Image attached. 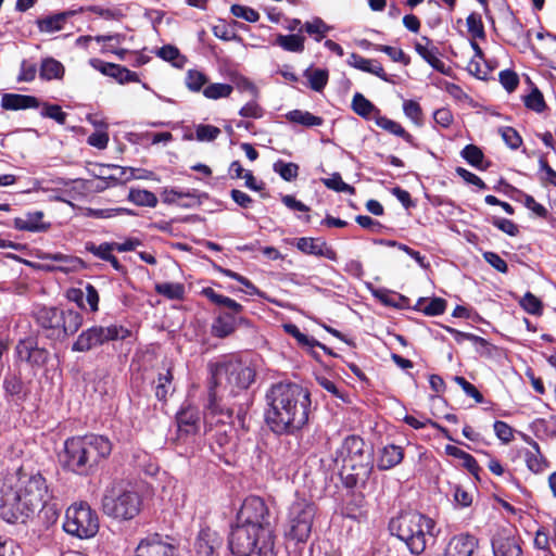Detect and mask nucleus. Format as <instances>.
<instances>
[{
    "instance_id": "obj_1",
    "label": "nucleus",
    "mask_w": 556,
    "mask_h": 556,
    "mask_svg": "<svg viewBox=\"0 0 556 556\" xmlns=\"http://www.w3.org/2000/svg\"><path fill=\"white\" fill-rule=\"evenodd\" d=\"M210 368L211 380L205 418L212 425L213 419L218 417L216 424L226 425L231 422L232 408L224 402L241 395L247 396L245 391L254 382L256 374L251 365L240 358H230Z\"/></svg>"
},
{
    "instance_id": "obj_2",
    "label": "nucleus",
    "mask_w": 556,
    "mask_h": 556,
    "mask_svg": "<svg viewBox=\"0 0 556 556\" xmlns=\"http://www.w3.org/2000/svg\"><path fill=\"white\" fill-rule=\"evenodd\" d=\"M266 422L277 434H294L307 425L311 393L293 382H279L267 391Z\"/></svg>"
},
{
    "instance_id": "obj_3",
    "label": "nucleus",
    "mask_w": 556,
    "mask_h": 556,
    "mask_svg": "<svg viewBox=\"0 0 556 556\" xmlns=\"http://www.w3.org/2000/svg\"><path fill=\"white\" fill-rule=\"evenodd\" d=\"M109 438L89 433L68 438L64 443V464L73 472L89 476L112 453Z\"/></svg>"
},
{
    "instance_id": "obj_4",
    "label": "nucleus",
    "mask_w": 556,
    "mask_h": 556,
    "mask_svg": "<svg viewBox=\"0 0 556 556\" xmlns=\"http://www.w3.org/2000/svg\"><path fill=\"white\" fill-rule=\"evenodd\" d=\"M389 528L414 555L422 554L440 532L432 518L415 510L400 513L391 519Z\"/></svg>"
},
{
    "instance_id": "obj_5",
    "label": "nucleus",
    "mask_w": 556,
    "mask_h": 556,
    "mask_svg": "<svg viewBox=\"0 0 556 556\" xmlns=\"http://www.w3.org/2000/svg\"><path fill=\"white\" fill-rule=\"evenodd\" d=\"M43 502L42 489H0V518L24 523Z\"/></svg>"
},
{
    "instance_id": "obj_6",
    "label": "nucleus",
    "mask_w": 556,
    "mask_h": 556,
    "mask_svg": "<svg viewBox=\"0 0 556 556\" xmlns=\"http://www.w3.org/2000/svg\"><path fill=\"white\" fill-rule=\"evenodd\" d=\"M366 444L362 438L357 435L346 437L334 454V462L342 466L341 476L346 480L345 486H356L364 484L359 480V476L368 473V465L370 463V454L366 451Z\"/></svg>"
},
{
    "instance_id": "obj_7",
    "label": "nucleus",
    "mask_w": 556,
    "mask_h": 556,
    "mask_svg": "<svg viewBox=\"0 0 556 556\" xmlns=\"http://www.w3.org/2000/svg\"><path fill=\"white\" fill-rule=\"evenodd\" d=\"M35 318L42 334L53 341H64L75 334L84 323L77 311L47 306L38 307Z\"/></svg>"
},
{
    "instance_id": "obj_8",
    "label": "nucleus",
    "mask_w": 556,
    "mask_h": 556,
    "mask_svg": "<svg viewBox=\"0 0 556 556\" xmlns=\"http://www.w3.org/2000/svg\"><path fill=\"white\" fill-rule=\"evenodd\" d=\"M274 544L273 527L258 531L255 526L236 522L229 535V548L235 556L266 555L273 551Z\"/></svg>"
},
{
    "instance_id": "obj_9",
    "label": "nucleus",
    "mask_w": 556,
    "mask_h": 556,
    "mask_svg": "<svg viewBox=\"0 0 556 556\" xmlns=\"http://www.w3.org/2000/svg\"><path fill=\"white\" fill-rule=\"evenodd\" d=\"M141 504V495L135 489H108L102 497L103 513L119 520L136 517Z\"/></svg>"
},
{
    "instance_id": "obj_10",
    "label": "nucleus",
    "mask_w": 556,
    "mask_h": 556,
    "mask_svg": "<svg viewBox=\"0 0 556 556\" xmlns=\"http://www.w3.org/2000/svg\"><path fill=\"white\" fill-rule=\"evenodd\" d=\"M63 529L78 539L93 538L99 531V518L86 503L71 505L65 514Z\"/></svg>"
},
{
    "instance_id": "obj_11",
    "label": "nucleus",
    "mask_w": 556,
    "mask_h": 556,
    "mask_svg": "<svg viewBox=\"0 0 556 556\" xmlns=\"http://www.w3.org/2000/svg\"><path fill=\"white\" fill-rule=\"evenodd\" d=\"M130 336V331L118 325L92 326L81 331L72 345L74 352H88L106 342L124 340Z\"/></svg>"
},
{
    "instance_id": "obj_12",
    "label": "nucleus",
    "mask_w": 556,
    "mask_h": 556,
    "mask_svg": "<svg viewBox=\"0 0 556 556\" xmlns=\"http://www.w3.org/2000/svg\"><path fill=\"white\" fill-rule=\"evenodd\" d=\"M315 513L313 503L300 498L294 502L290 508L287 538L296 543H305L312 533Z\"/></svg>"
},
{
    "instance_id": "obj_13",
    "label": "nucleus",
    "mask_w": 556,
    "mask_h": 556,
    "mask_svg": "<svg viewBox=\"0 0 556 556\" xmlns=\"http://www.w3.org/2000/svg\"><path fill=\"white\" fill-rule=\"evenodd\" d=\"M237 523L261 528L271 527L269 511L263 498L258 496L247 497L237 513Z\"/></svg>"
},
{
    "instance_id": "obj_14",
    "label": "nucleus",
    "mask_w": 556,
    "mask_h": 556,
    "mask_svg": "<svg viewBox=\"0 0 556 556\" xmlns=\"http://www.w3.org/2000/svg\"><path fill=\"white\" fill-rule=\"evenodd\" d=\"M135 556H178V551L175 545L162 540L159 534H153L139 543Z\"/></svg>"
},
{
    "instance_id": "obj_15",
    "label": "nucleus",
    "mask_w": 556,
    "mask_h": 556,
    "mask_svg": "<svg viewBox=\"0 0 556 556\" xmlns=\"http://www.w3.org/2000/svg\"><path fill=\"white\" fill-rule=\"evenodd\" d=\"M295 247L299 251L307 255L325 257L330 261H337L338 254L323 238L302 237L296 239Z\"/></svg>"
},
{
    "instance_id": "obj_16",
    "label": "nucleus",
    "mask_w": 556,
    "mask_h": 556,
    "mask_svg": "<svg viewBox=\"0 0 556 556\" xmlns=\"http://www.w3.org/2000/svg\"><path fill=\"white\" fill-rule=\"evenodd\" d=\"M492 547L494 556H521L519 540L508 529H503L494 535Z\"/></svg>"
},
{
    "instance_id": "obj_17",
    "label": "nucleus",
    "mask_w": 556,
    "mask_h": 556,
    "mask_svg": "<svg viewBox=\"0 0 556 556\" xmlns=\"http://www.w3.org/2000/svg\"><path fill=\"white\" fill-rule=\"evenodd\" d=\"M478 539L469 533L454 535L447 543L443 556H472L478 547Z\"/></svg>"
},
{
    "instance_id": "obj_18",
    "label": "nucleus",
    "mask_w": 556,
    "mask_h": 556,
    "mask_svg": "<svg viewBox=\"0 0 556 556\" xmlns=\"http://www.w3.org/2000/svg\"><path fill=\"white\" fill-rule=\"evenodd\" d=\"M346 63L358 71L375 75L387 83H392L381 63L376 59H366L358 53H351Z\"/></svg>"
},
{
    "instance_id": "obj_19",
    "label": "nucleus",
    "mask_w": 556,
    "mask_h": 556,
    "mask_svg": "<svg viewBox=\"0 0 556 556\" xmlns=\"http://www.w3.org/2000/svg\"><path fill=\"white\" fill-rule=\"evenodd\" d=\"M42 211L27 212L24 216L15 217L13 226L21 231L45 232L51 228V223L43 220Z\"/></svg>"
},
{
    "instance_id": "obj_20",
    "label": "nucleus",
    "mask_w": 556,
    "mask_h": 556,
    "mask_svg": "<svg viewBox=\"0 0 556 556\" xmlns=\"http://www.w3.org/2000/svg\"><path fill=\"white\" fill-rule=\"evenodd\" d=\"M179 435L195 434L200 429V413L193 407L181 408L176 416Z\"/></svg>"
},
{
    "instance_id": "obj_21",
    "label": "nucleus",
    "mask_w": 556,
    "mask_h": 556,
    "mask_svg": "<svg viewBox=\"0 0 556 556\" xmlns=\"http://www.w3.org/2000/svg\"><path fill=\"white\" fill-rule=\"evenodd\" d=\"M365 506V496L358 489H345L342 495V514L349 518H359L363 516Z\"/></svg>"
},
{
    "instance_id": "obj_22",
    "label": "nucleus",
    "mask_w": 556,
    "mask_h": 556,
    "mask_svg": "<svg viewBox=\"0 0 556 556\" xmlns=\"http://www.w3.org/2000/svg\"><path fill=\"white\" fill-rule=\"evenodd\" d=\"M415 51L435 71L445 73V64L438 58V49L432 45V40L426 36L414 45Z\"/></svg>"
},
{
    "instance_id": "obj_23",
    "label": "nucleus",
    "mask_w": 556,
    "mask_h": 556,
    "mask_svg": "<svg viewBox=\"0 0 556 556\" xmlns=\"http://www.w3.org/2000/svg\"><path fill=\"white\" fill-rule=\"evenodd\" d=\"M522 438L531 446V450H527L525 453V460L528 469L534 473L544 471L548 464L542 455L538 442L527 434H523Z\"/></svg>"
},
{
    "instance_id": "obj_24",
    "label": "nucleus",
    "mask_w": 556,
    "mask_h": 556,
    "mask_svg": "<svg viewBox=\"0 0 556 556\" xmlns=\"http://www.w3.org/2000/svg\"><path fill=\"white\" fill-rule=\"evenodd\" d=\"M222 545V539L210 528L202 529L197 538L195 549L200 556H212Z\"/></svg>"
},
{
    "instance_id": "obj_25",
    "label": "nucleus",
    "mask_w": 556,
    "mask_h": 556,
    "mask_svg": "<svg viewBox=\"0 0 556 556\" xmlns=\"http://www.w3.org/2000/svg\"><path fill=\"white\" fill-rule=\"evenodd\" d=\"M39 102L33 96L5 93L1 99V106L4 110L17 111L25 109L38 108Z\"/></svg>"
},
{
    "instance_id": "obj_26",
    "label": "nucleus",
    "mask_w": 556,
    "mask_h": 556,
    "mask_svg": "<svg viewBox=\"0 0 556 556\" xmlns=\"http://www.w3.org/2000/svg\"><path fill=\"white\" fill-rule=\"evenodd\" d=\"M239 320H242V318H238L233 314L219 315L212 325V334L216 338L230 336L237 329Z\"/></svg>"
},
{
    "instance_id": "obj_27",
    "label": "nucleus",
    "mask_w": 556,
    "mask_h": 556,
    "mask_svg": "<svg viewBox=\"0 0 556 556\" xmlns=\"http://www.w3.org/2000/svg\"><path fill=\"white\" fill-rule=\"evenodd\" d=\"M403 456L404 453L401 446L394 444L387 445L380 452L378 467L383 470L393 468L402 462Z\"/></svg>"
},
{
    "instance_id": "obj_28",
    "label": "nucleus",
    "mask_w": 556,
    "mask_h": 556,
    "mask_svg": "<svg viewBox=\"0 0 556 556\" xmlns=\"http://www.w3.org/2000/svg\"><path fill=\"white\" fill-rule=\"evenodd\" d=\"M274 45L288 52L302 53L305 49V37L300 33L290 35L279 34Z\"/></svg>"
},
{
    "instance_id": "obj_29",
    "label": "nucleus",
    "mask_w": 556,
    "mask_h": 556,
    "mask_svg": "<svg viewBox=\"0 0 556 556\" xmlns=\"http://www.w3.org/2000/svg\"><path fill=\"white\" fill-rule=\"evenodd\" d=\"M375 123L378 127L382 128L383 130L402 138L405 142L409 144H414V136L406 131L405 128L400 123L381 114L377 115Z\"/></svg>"
},
{
    "instance_id": "obj_30",
    "label": "nucleus",
    "mask_w": 556,
    "mask_h": 556,
    "mask_svg": "<svg viewBox=\"0 0 556 556\" xmlns=\"http://www.w3.org/2000/svg\"><path fill=\"white\" fill-rule=\"evenodd\" d=\"M352 110L363 118H372L376 121L377 115H380V110L366 99L362 93L356 92L352 99Z\"/></svg>"
},
{
    "instance_id": "obj_31",
    "label": "nucleus",
    "mask_w": 556,
    "mask_h": 556,
    "mask_svg": "<svg viewBox=\"0 0 556 556\" xmlns=\"http://www.w3.org/2000/svg\"><path fill=\"white\" fill-rule=\"evenodd\" d=\"M156 56L165 62L172 64V66L181 70L188 62L186 55L181 54L179 49L173 45H165L156 50Z\"/></svg>"
},
{
    "instance_id": "obj_32",
    "label": "nucleus",
    "mask_w": 556,
    "mask_h": 556,
    "mask_svg": "<svg viewBox=\"0 0 556 556\" xmlns=\"http://www.w3.org/2000/svg\"><path fill=\"white\" fill-rule=\"evenodd\" d=\"M445 453L460 460V465L478 479L480 467L472 455L455 445H446Z\"/></svg>"
},
{
    "instance_id": "obj_33",
    "label": "nucleus",
    "mask_w": 556,
    "mask_h": 556,
    "mask_svg": "<svg viewBox=\"0 0 556 556\" xmlns=\"http://www.w3.org/2000/svg\"><path fill=\"white\" fill-rule=\"evenodd\" d=\"M288 122L292 124L302 125L305 127H318L324 124V119L320 116H316L308 111L292 110L286 114Z\"/></svg>"
},
{
    "instance_id": "obj_34",
    "label": "nucleus",
    "mask_w": 556,
    "mask_h": 556,
    "mask_svg": "<svg viewBox=\"0 0 556 556\" xmlns=\"http://www.w3.org/2000/svg\"><path fill=\"white\" fill-rule=\"evenodd\" d=\"M65 73L63 64L53 59H43L40 65L39 75L45 80L62 79Z\"/></svg>"
},
{
    "instance_id": "obj_35",
    "label": "nucleus",
    "mask_w": 556,
    "mask_h": 556,
    "mask_svg": "<svg viewBox=\"0 0 556 556\" xmlns=\"http://www.w3.org/2000/svg\"><path fill=\"white\" fill-rule=\"evenodd\" d=\"M43 260L58 262L59 264L54 266V269L62 273L75 271L81 264V261L78 257L65 255L59 252L48 253L43 256Z\"/></svg>"
},
{
    "instance_id": "obj_36",
    "label": "nucleus",
    "mask_w": 556,
    "mask_h": 556,
    "mask_svg": "<svg viewBox=\"0 0 556 556\" xmlns=\"http://www.w3.org/2000/svg\"><path fill=\"white\" fill-rule=\"evenodd\" d=\"M201 294L207 298L212 303L218 306H225L229 308L230 311L233 312V315L242 312L243 309V306L240 303L236 302L235 300L228 296L215 292L213 288H203Z\"/></svg>"
},
{
    "instance_id": "obj_37",
    "label": "nucleus",
    "mask_w": 556,
    "mask_h": 556,
    "mask_svg": "<svg viewBox=\"0 0 556 556\" xmlns=\"http://www.w3.org/2000/svg\"><path fill=\"white\" fill-rule=\"evenodd\" d=\"M68 12H62L54 15L46 16L37 21V26L41 33H55L63 29Z\"/></svg>"
},
{
    "instance_id": "obj_38",
    "label": "nucleus",
    "mask_w": 556,
    "mask_h": 556,
    "mask_svg": "<svg viewBox=\"0 0 556 556\" xmlns=\"http://www.w3.org/2000/svg\"><path fill=\"white\" fill-rule=\"evenodd\" d=\"M208 77L200 70L190 68L186 72L185 86L191 92H203L207 86Z\"/></svg>"
},
{
    "instance_id": "obj_39",
    "label": "nucleus",
    "mask_w": 556,
    "mask_h": 556,
    "mask_svg": "<svg viewBox=\"0 0 556 556\" xmlns=\"http://www.w3.org/2000/svg\"><path fill=\"white\" fill-rule=\"evenodd\" d=\"M21 358L35 364H45L48 359L49 353L45 349L31 348L28 344L20 343L16 348Z\"/></svg>"
},
{
    "instance_id": "obj_40",
    "label": "nucleus",
    "mask_w": 556,
    "mask_h": 556,
    "mask_svg": "<svg viewBox=\"0 0 556 556\" xmlns=\"http://www.w3.org/2000/svg\"><path fill=\"white\" fill-rule=\"evenodd\" d=\"M127 199L138 206L155 207L157 205L156 195L146 189L131 188Z\"/></svg>"
},
{
    "instance_id": "obj_41",
    "label": "nucleus",
    "mask_w": 556,
    "mask_h": 556,
    "mask_svg": "<svg viewBox=\"0 0 556 556\" xmlns=\"http://www.w3.org/2000/svg\"><path fill=\"white\" fill-rule=\"evenodd\" d=\"M417 308L427 316H438L444 313L446 308V301L441 298H433L430 300L419 299L417 302Z\"/></svg>"
},
{
    "instance_id": "obj_42",
    "label": "nucleus",
    "mask_w": 556,
    "mask_h": 556,
    "mask_svg": "<svg viewBox=\"0 0 556 556\" xmlns=\"http://www.w3.org/2000/svg\"><path fill=\"white\" fill-rule=\"evenodd\" d=\"M304 76L308 80L309 88L318 92L324 90L329 78L328 71L323 68H307Z\"/></svg>"
},
{
    "instance_id": "obj_43",
    "label": "nucleus",
    "mask_w": 556,
    "mask_h": 556,
    "mask_svg": "<svg viewBox=\"0 0 556 556\" xmlns=\"http://www.w3.org/2000/svg\"><path fill=\"white\" fill-rule=\"evenodd\" d=\"M233 86L223 83L207 84L203 89V96L210 100H219L229 98L233 91Z\"/></svg>"
},
{
    "instance_id": "obj_44",
    "label": "nucleus",
    "mask_w": 556,
    "mask_h": 556,
    "mask_svg": "<svg viewBox=\"0 0 556 556\" xmlns=\"http://www.w3.org/2000/svg\"><path fill=\"white\" fill-rule=\"evenodd\" d=\"M155 291L168 300H182L185 296V286L179 282L156 283Z\"/></svg>"
},
{
    "instance_id": "obj_45",
    "label": "nucleus",
    "mask_w": 556,
    "mask_h": 556,
    "mask_svg": "<svg viewBox=\"0 0 556 556\" xmlns=\"http://www.w3.org/2000/svg\"><path fill=\"white\" fill-rule=\"evenodd\" d=\"M467 29L472 39H485L484 25L481 15L477 12L470 13L466 18Z\"/></svg>"
},
{
    "instance_id": "obj_46",
    "label": "nucleus",
    "mask_w": 556,
    "mask_h": 556,
    "mask_svg": "<svg viewBox=\"0 0 556 556\" xmlns=\"http://www.w3.org/2000/svg\"><path fill=\"white\" fill-rule=\"evenodd\" d=\"M303 28L308 35L314 36L316 41H320L330 30V27L320 17L305 22Z\"/></svg>"
},
{
    "instance_id": "obj_47",
    "label": "nucleus",
    "mask_w": 556,
    "mask_h": 556,
    "mask_svg": "<svg viewBox=\"0 0 556 556\" xmlns=\"http://www.w3.org/2000/svg\"><path fill=\"white\" fill-rule=\"evenodd\" d=\"M184 199H195V195L189 191L185 192L174 188H165L162 192V201L166 204H179L182 206H189L188 203L181 202Z\"/></svg>"
},
{
    "instance_id": "obj_48",
    "label": "nucleus",
    "mask_w": 556,
    "mask_h": 556,
    "mask_svg": "<svg viewBox=\"0 0 556 556\" xmlns=\"http://www.w3.org/2000/svg\"><path fill=\"white\" fill-rule=\"evenodd\" d=\"M374 50L386 53L393 62L401 63L405 66L410 63V58L401 48L376 45L374 46Z\"/></svg>"
},
{
    "instance_id": "obj_49",
    "label": "nucleus",
    "mask_w": 556,
    "mask_h": 556,
    "mask_svg": "<svg viewBox=\"0 0 556 556\" xmlns=\"http://www.w3.org/2000/svg\"><path fill=\"white\" fill-rule=\"evenodd\" d=\"M539 176L543 184L556 187V170L548 165L547 156L544 153L539 156Z\"/></svg>"
},
{
    "instance_id": "obj_50",
    "label": "nucleus",
    "mask_w": 556,
    "mask_h": 556,
    "mask_svg": "<svg viewBox=\"0 0 556 556\" xmlns=\"http://www.w3.org/2000/svg\"><path fill=\"white\" fill-rule=\"evenodd\" d=\"M258 98H252L240 110L239 115L243 118L260 119L265 115L264 108L258 103Z\"/></svg>"
},
{
    "instance_id": "obj_51",
    "label": "nucleus",
    "mask_w": 556,
    "mask_h": 556,
    "mask_svg": "<svg viewBox=\"0 0 556 556\" xmlns=\"http://www.w3.org/2000/svg\"><path fill=\"white\" fill-rule=\"evenodd\" d=\"M525 105L527 109L535 113H543L546 109V103L542 92L534 88L528 96L525 97Z\"/></svg>"
},
{
    "instance_id": "obj_52",
    "label": "nucleus",
    "mask_w": 556,
    "mask_h": 556,
    "mask_svg": "<svg viewBox=\"0 0 556 556\" xmlns=\"http://www.w3.org/2000/svg\"><path fill=\"white\" fill-rule=\"evenodd\" d=\"M460 155L469 163L471 166L477 168H482V162L484 159L482 150L475 144H467L460 152Z\"/></svg>"
},
{
    "instance_id": "obj_53",
    "label": "nucleus",
    "mask_w": 556,
    "mask_h": 556,
    "mask_svg": "<svg viewBox=\"0 0 556 556\" xmlns=\"http://www.w3.org/2000/svg\"><path fill=\"white\" fill-rule=\"evenodd\" d=\"M520 306L531 315H541L543 312V304L539 298L533 293L527 292L519 301Z\"/></svg>"
},
{
    "instance_id": "obj_54",
    "label": "nucleus",
    "mask_w": 556,
    "mask_h": 556,
    "mask_svg": "<svg viewBox=\"0 0 556 556\" xmlns=\"http://www.w3.org/2000/svg\"><path fill=\"white\" fill-rule=\"evenodd\" d=\"M112 75L110 77L114 78L119 84H128V83H139L140 78L136 72L128 70L125 66L119 64H115L112 71Z\"/></svg>"
},
{
    "instance_id": "obj_55",
    "label": "nucleus",
    "mask_w": 556,
    "mask_h": 556,
    "mask_svg": "<svg viewBox=\"0 0 556 556\" xmlns=\"http://www.w3.org/2000/svg\"><path fill=\"white\" fill-rule=\"evenodd\" d=\"M173 374L168 368L165 374H160L155 386V395L159 400H165L172 389Z\"/></svg>"
},
{
    "instance_id": "obj_56",
    "label": "nucleus",
    "mask_w": 556,
    "mask_h": 556,
    "mask_svg": "<svg viewBox=\"0 0 556 556\" xmlns=\"http://www.w3.org/2000/svg\"><path fill=\"white\" fill-rule=\"evenodd\" d=\"M274 170L286 181H292L299 175V166L295 163H286L283 161H277L274 164Z\"/></svg>"
},
{
    "instance_id": "obj_57",
    "label": "nucleus",
    "mask_w": 556,
    "mask_h": 556,
    "mask_svg": "<svg viewBox=\"0 0 556 556\" xmlns=\"http://www.w3.org/2000/svg\"><path fill=\"white\" fill-rule=\"evenodd\" d=\"M403 112L414 124H422V110L420 104L415 100H405L403 103Z\"/></svg>"
},
{
    "instance_id": "obj_58",
    "label": "nucleus",
    "mask_w": 556,
    "mask_h": 556,
    "mask_svg": "<svg viewBox=\"0 0 556 556\" xmlns=\"http://www.w3.org/2000/svg\"><path fill=\"white\" fill-rule=\"evenodd\" d=\"M220 135V129L213 125L199 124L195 127V138L199 141H214Z\"/></svg>"
},
{
    "instance_id": "obj_59",
    "label": "nucleus",
    "mask_w": 556,
    "mask_h": 556,
    "mask_svg": "<svg viewBox=\"0 0 556 556\" xmlns=\"http://www.w3.org/2000/svg\"><path fill=\"white\" fill-rule=\"evenodd\" d=\"M86 250L100 260L108 261L115 250L114 243L103 242L99 245L94 243H87Z\"/></svg>"
},
{
    "instance_id": "obj_60",
    "label": "nucleus",
    "mask_w": 556,
    "mask_h": 556,
    "mask_svg": "<svg viewBox=\"0 0 556 556\" xmlns=\"http://www.w3.org/2000/svg\"><path fill=\"white\" fill-rule=\"evenodd\" d=\"M500 134H501L502 139L504 140V142L511 150H517L521 146V143H522L521 136L513 127H508V126L503 127V128L500 129Z\"/></svg>"
},
{
    "instance_id": "obj_61",
    "label": "nucleus",
    "mask_w": 556,
    "mask_h": 556,
    "mask_svg": "<svg viewBox=\"0 0 556 556\" xmlns=\"http://www.w3.org/2000/svg\"><path fill=\"white\" fill-rule=\"evenodd\" d=\"M490 223L508 236L515 237L519 232L518 226L510 219L492 216Z\"/></svg>"
},
{
    "instance_id": "obj_62",
    "label": "nucleus",
    "mask_w": 556,
    "mask_h": 556,
    "mask_svg": "<svg viewBox=\"0 0 556 556\" xmlns=\"http://www.w3.org/2000/svg\"><path fill=\"white\" fill-rule=\"evenodd\" d=\"M453 380L463 389L467 396L472 397L477 403H482L484 401L480 391L464 377L455 376L453 377Z\"/></svg>"
},
{
    "instance_id": "obj_63",
    "label": "nucleus",
    "mask_w": 556,
    "mask_h": 556,
    "mask_svg": "<svg viewBox=\"0 0 556 556\" xmlns=\"http://www.w3.org/2000/svg\"><path fill=\"white\" fill-rule=\"evenodd\" d=\"M231 13L239 18H242L250 23H255L260 20V13L252 8L233 4L231 7Z\"/></svg>"
},
{
    "instance_id": "obj_64",
    "label": "nucleus",
    "mask_w": 556,
    "mask_h": 556,
    "mask_svg": "<svg viewBox=\"0 0 556 556\" xmlns=\"http://www.w3.org/2000/svg\"><path fill=\"white\" fill-rule=\"evenodd\" d=\"M236 89L239 92H248L252 98L260 97V90L248 77L238 76L233 79Z\"/></svg>"
}]
</instances>
